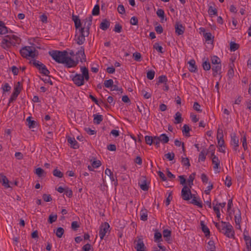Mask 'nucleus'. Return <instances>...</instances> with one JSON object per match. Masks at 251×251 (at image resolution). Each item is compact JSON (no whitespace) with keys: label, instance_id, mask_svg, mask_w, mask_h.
<instances>
[{"label":"nucleus","instance_id":"obj_39","mask_svg":"<svg viewBox=\"0 0 251 251\" xmlns=\"http://www.w3.org/2000/svg\"><path fill=\"white\" fill-rule=\"evenodd\" d=\"M163 235L166 240L170 239L171 236V231L167 229H164L163 231Z\"/></svg>","mask_w":251,"mask_h":251},{"label":"nucleus","instance_id":"obj_44","mask_svg":"<svg viewBox=\"0 0 251 251\" xmlns=\"http://www.w3.org/2000/svg\"><path fill=\"white\" fill-rule=\"evenodd\" d=\"M239 45L235 42H231L230 43V50L231 51H234L239 48Z\"/></svg>","mask_w":251,"mask_h":251},{"label":"nucleus","instance_id":"obj_8","mask_svg":"<svg viewBox=\"0 0 251 251\" xmlns=\"http://www.w3.org/2000/svg\"><path fill=\"white\" fill-rule=\"evenodd\" d=\"M190 187L184 185L181 190V197L185 201H189L194 196L192 194L190 190Z\"/></svg>","mask_w":251,"mask_h":251},{"label":"nucleus","instance_id":"obj_2","mask_svg":"<svg viewBox=\"0 0 251 251\" xmlns=\"http://www.w3.org/2000/svg\"><path fill=\"white\" fill-rule=\"evenodd\" d=\"M92 16H90L88 18L85 19L84 24V26L81 27L78 30V34L76 31L74 40L76 43L79 45H81L85 41V37L88 36L89 34V30L92 23Z\"/></svg>","mask_w":251,"mask_h":251},{"label":"nucleus","instance_id":"obj_28","mask_svg":"<svg viewBox=\"0 0 251 251\" xmlns=\"http://www.w3.org/2000/svg\"><path fill=\"white\" fill-rule=\"evenodd\" d=\"M140 219L142 221H146L148 220V210L143 208L140 211Z\"/></svg>","mask_w":251,"mask_h":251},{"label":"nucleus","instance_id":"obj_38","mask_svg":"<svg viewBox=\"0 0 251 251\" xmlns=\"http://www.w3.org/2000/svg\"><path fill=\"white\" fill-rule=\"evenodd\" d=\"M207 248L210 251H216V247L215 246L214 242L212 240H210L208 243Z\"/></svg>","mask_w":251,"mask_h":251},{"label":"nucleus","instance_id":"obj_16","mask_svg":"<svg viewBox=\"0 0 251 251\" xmlns=\"http://www.w3.org/2000/svg\"><path fill=\"white\" fill-rule=\"evenodd\" d=\"M222 66L221 64L213 65L212 70L213 71V76H216L217 75H220L221 73Z\"/></svg>","mask_w":251,"mask_h":251},{"label":"nucleus","instance_id":"obj_4","mask_svg":"<svg viewBox=\"0 0 251 251\" xmlns=\"http://www.w3.org/2000/svg\"><path fill=\"white\" fill-rule=\"evenodd\" d=\"M29 63L32 64L39 71L41 74L48 77H50V76L49 75L50 72L43 63L35 59L30 61Z\"/></svg>","mask_w":251,"mask_h":251},{"label":"nucleus","instance_id":"obj_7","mask_svg":"<svg viewBox=\"0 0 251 251\" xmlns=\"http://www.w3.org/2000/svg\"><path fill=\"white\" fill-rule=\"evenodd\" d=\"M22 88V84L21 82L19 81L17 82V84L15 85L14 89V92L12 94L9 100V102L8 104V106H9V104L11 102H13L15 101L19 94L21 92V89Z\"/></svg>","mask_w":251,"mask_h":251},{"label":"nucleus","instance_id":"obj_59","mask_svg":"<svg viewBox=\"0 0 251 251\" xmlns=\"http://www.w3.org/2000/svg\"><path fill=\"white\" fill-rule=\"evenodd\" d=\"M42 198L46 202H50L52 201V198L50 195L44 194L43 195Z\"/></svg>","mask_w":251,"mask_h":251},{"label":"nucleus","instance_id":"obj_6","mask_svg":"<svg viewBox=\"0 0 251 251\" xmlns=\"http://www.w3.org/2000/svg\"><path fill=\"white\" fill-rule=\"evenodd\" d=\"M70 54L73 56L76 55L77 56L76 60L78 59L81 62L86 61V56L85 54L84 48L83 46H81L78 49L75 54L73 50H71L70 52Z\"/></svg>","mask_w":251,"mask_h":251},{"label":"nucleus","instance_id":"obj_15","mask_svg":"<svg viewBox=\"0 0 251 251\" xmlns=\"http://www.w3.org/2000/svg\"><path fill=\"white\" fill-rule=\"evenodd\" d=\"M143 179L139 181L138 185L140 186V188L145 191H148L149 188V186L147 183V179L146 176H142Z\"/></svg>","mask_w":251,"mask_h":251},{"label":"nucleus","instance_id":"obj_12","mask_svg":"<svg viewBox=\"0 0 251 251\" xmlns=\"http://www.w3.org/2000/svg\"><path fill=\"white\" fill-rule=\"evenodd\" d=\"M15 43L10 41L7 38L5 37L1 41V46L4 49L7 50L11 47L12 45H14Z\"/></svg>","mask_w":251,"mask_h":251},{"label":"nucleus","instance_id":"obj_23","mask_svg":"<svg viewBox=\"0 0 251 251\" xmlns=\"http://www.w3.org/2000/svg\"><path fill=\"white\" fill-rule=\"evenodd\" d=\"M231 144L235 147L239 146V139L235 133L231 134Z\"/></svg>","mask_w":251,"mask_h":251},{"label":"nucleus","instance_id":"obj_40","mask_svg":"<svg viewBox=\"0 0 251 251\" xmlns=\"http://www.w3.org/2000/svg\"><path fill=\"white\" fill-rule=\"evenodd\" d=\"M207 152H205L204 150H202L199 155V161H204L206 158Z\"/></svg>","mask_w":251,"mask_h":251},{"label":"nucleus","instance_id":"obj_30","mask_svg":"<svg viewBox=\"0 0 251 251\" xmlns=\"http://www.w3.org/2000/svg\"><path fill=\"white\" fill-rule=\"evenodd\" d=\"M192 200L191 201L190 203H192L195 205L198 206L199 207H202V203L201 201H199L198 199L195 197V196H193V197L192 198Z\"/></svg>","mask_w":251,"mask_h":251},{"label":"nucleus","instance_id":"obj_34","mask_svg":"<svg viewBox=\"0 0 251 251\" xmlns=\"http://www.w3.org/2000/svg\"><path fill=\"white\" fill-rule=\"evenodd\" d=\"M175 119L176 121L174 122L176 124H178L181 123L183 119L181 117V114L179 112H177L175 116Z\"/></svg>","mask_w":251,"mask_h":251},{"label":"nucleus","instance_id":"obj_22","mask_svg":"<svg viewBox=\"0 0 251 251\" xmlns=\"http://www.w3.org/2000/svg\"><path fill=\"white\" fill-rule=\"evenodd\" d=\"M0 182L2 183V185L5 188L10 187L9 185V180H8L6 176L1 174H0Z\"/></svg>","mask_w":251,"mask_h":251},{"label":"nucleus","instance_id":"obj_24","mask_svg":"<svg viewBox=\"0 0 251 251\" xmlns=\"http://www.w3.org/2000/svg\"><path fill=\"white\" fill-rule=\"evenodd\" d=\"M73 20L75 23V26L76 29L81 28V23L78 16L73 15Z\"/></svg>","mask_w":251,"mask_h":251},{"label":"nucleus","instance_id":"obj_58","mask_svg":"<svg viewBox=\"0 0 251 251\" xmlns=\"http://www.w3.org/2000/svg\"><path fill=\"white\" fill-rule=\"evenodd\" d=\"M113 30L117 33H120L122 30V26L119 23H117L114 27Z\"/></svg>","mask_w":251,"mask_h":251},{"label":"nucleus","instance_id":"obj_5","mask_svg":"<svg viewBox=\"0 0 251 251\" xmlns=\"http://www.w3.org/2000/svg\"><path fill=\"white\" fill-rule=\"evenodd\" d=\"M221 222L223 224L222 230H225V232H223L224 234L228 238H234V231L231 224L229 222L223 221Z\"/></svg>","mask_w":251,"mask_h":251},{"label":"nucleus","instance_id":"obj_20","mask_svg":"<svg viewBox=\"0 0 251 251\" xmlns=\"http://www.w3.org/2000/svg\"><path fill=\"white\" fill-rule=\"evenodd\" d=\"M81 72L82 73L81 76L86 81H88L89 79V71L88 69L85 66L80 67Z\"/></svg>","mask_w":251,"mask_h":251},{"label":"nucleus","instance_id":"obj_19","mask_svg":"<svg viewBox=\"0 0 251 251\" xmlns=\"http://www.w3.org/2000/svg\"><path fill=\"white\" fill-rule=\"evenodd\" d=\"M81 72L82 73L81 76L86 81H88L89 79V71L88 69L85 66L80 67Z\"/></svg>","mask_w":251,"mask_h":251},{"label":"nucleus","instance_id":"obj_61","mask_svg":"<svg viewBox=\"0 0 251 251\" xmlns=\"http://www.w3.org/2000/svg\"><path fill=\"white\" fill-rule=\"evenodd\" d=\"M223 138H224L223 130L221 128H218L217 133V139Z\"/></svg>","mask_w":251,"mask_h":251},{"label":"nucleus","instance_id":"obj_48","mask_svg":"<svg viewBox=\"0 0 251 251\" xmlns=\"http://www.w3.org/2000/svg\"><path fill=\"white\" fill-rule=\"evenodd\" d=\"M153 137L147 135L145 137V140L146 143L148 145H151L153 144Z\"/></svg>","mask_w":251,"mask_h":251},{"label":"nucleus","instance_id":"obj_53","mask_svg":"<svg viewBox=\"0 0 251 251\" xmlns=\"http://www.w3.org/2000/svg\"><path fill=\"white\" fill-rule=\"evenodd\" d=\"M113 80L112 79L104 81V85L106 88H110L113 86Z\"/></svg>","mask_w":251,"mask_h":251},{"label":"nucleus","instance_id":"obj_13","mask_svg":"<svg viewBox=\"0 0 251 251\" xmlns=\"http://www.w3.org/2000/svg\"><path fill=\"white\" fill-rule=\"evenodd\" d=\"M175 32L178 35H182L185 30V27L179 22H176L175 25Z\"/></svg>","mask_w":251,"mask_h":251},{"label":"nucleus","instance_id":"obj_54","mask_svg":"<svg viewBox=\"0 0 251 251\" xmlns=\"http://www.w3.org/2000/svg\"><path fill=\"white\" fill-rule=\"evenodd\" d=\"M181 163L183 166H187L188 167L190 166V163L189 159L187 157H182Z\"/></svg>","mask_w":251,"mask_h":251},{"label":"nucleus","instance_id":"obj_51","mask_svg":"<svg viewBox=\"0 0 251 251\" xmlns=\"http://www.w3.org/2000/svg\"><path fill=\"white\" fill-rule=\"evenodd\" d=\"M64 233V229H63V228H62L61 227H59L57 228V229L56 230V235L58 238H61L62 236Z\"/></svg>","mask_w":251,"mask_h":251},{"label":"nucleus","instance_id":"obj_36","mask_svg":"<svg viewBox=\"0 0 251 251\" xmlns=\"http://www.w3.org/2000/svg\"><path fill=\"white\" fill-rule=\"evenodd\" d=\"M208 13L211 17H212V15L217 16V10L216 8H214L212 6H209Z\"/></svg>","mask_w":251,"mask_h":251},{"label":"nucleus","instance_id":"obj_43","mask_svg":"<svg viewBox=\"0 0 251 251\" xmlns=\"http://www.w3.org/2000/svg\"><path fill=\"white\" fill-rule=\"evenodd\" d=\"M35 174L39 176L42 177L43 176H45L46 173H45L44 170L41 168H38L36 169Z\"/></svg>","mask_w":251,"mask_h":251},{"label":"nucleus","instance_id":"obj_26","mask_svg":"<svg viewBox=\"0 0 251 251\" xmlns=\"http://www.w3.org/2000/svg\"><path fill=\"white\" fill-rule=\"evenodd\" d=\"M93 117V122L95 124L99 125L103 120V116L101 115L94 114Z\"/></svg>","mask_w":251,"mask_h":251},{"label":"nucleus","instance_id":"obj_35","mask_svg":"<svg viewBox=\"0 0 251 251\" xmlns=\"http://www.w3.org/2000/svg\"><path fill=\"white\" fill-rule=\"evenodd\" d=\"M31 117H28L26 119V121L28 122V126L30 128H34L36 126L37 123L35 121L31 120Z\"/></svg>","mask_w":251,"mask_h":251},{"label":"nucleus","instance_id":"obj_63","mask_svg":"<svg viewBox=\"0 0 251 251\" xmlns=\"http://www.w3.org/2000/svg\"><path fill=\"white\" fill-rule=\"evenodd\" d=\"M141 94L143 96L144 98L146 99H148L151 98V94L147 92L144 90L141 91Z\"/></svg>","mask_w":251,"mask_h":251},{"label":"nucleus","instance_id":"obj_29","mask_svg":"<svg viewBox=\"0 0 251 251\" xmlns=\"http://www.w3.org/2000/svg\"><path fill=\"white\" fill-rule=\"evenodd\" d=\"M8 32L7 27L5 25L4 23L0 20V34H5Z\"/></svg>","mask_w":251,"mask_h":251},{"label":"nucleus","instance_id":"obj_31","mask_svg":"<svg viewBox=\"0 0 251 251\" xmlns=\"http://www.w3.org/2000/svg\"><path fill=\"white\" fill-rule=\"evenodd\" d=\"M191 129L189 127V126L187 125H184L182 127V133L184 135H185L186 137H190V135L189 133V132L190 131Z\"/></svg>","mask_w":251,"mask_h":251},{"label":"nucleus","instance_id":"obj_18","mask_svg":"<svg viewBox=\"0 0 251 251\" xmlns=\"http://www.w3.org/2000/svg\"><path fill=\"white\" fill-rule=\"evenodd\" d=\"M67 141L68 143L71 144V148L74 149H77L79 148V144L78 142L75 140V138L68 137L67 138Z\"/></svg>","mask_w":251,"mask_h":251},{"label":"nucleus","instance_id":"obj_47","mask_svg":"<svg viewBox=\"0 0 251 251\" xmlns=\"http://www.w3.org/2000/svg\"><path fill=\"white\" fill-rule=\"evenodd\" d=\"M211 63L213 65L221 64L220 59L217 56H213L211 57Z\"/></svg>","mask_w":251,"mask_h":251},{"label":"nucleus","instance_id":"obj_3","mask_svg":"<svg viewBox=\"0 0 251 251\" xmlns=\"http://www.w3.org/2000/svg\"><path fill=\"white\" fill-rule=\"evenodd\" d=\"M21 56L24 58H27V57L34 58L38 55V51H37L34 47L30 46H25L22 48L20 51Z\"/></svg>","mask_w":251,"mask_h":251},{"label":"nucleus","instance_id":"obj_57","mask_svg":"<svg viewBox=\"0 0 251 251\" xmlns=\"http://www.w3.org/2000/svg\"><path fill=\"white\" fill-rule=\"evenodd\" d=\"M133 57L134 59L136 61H140L141 60V54L140 53L138 52H135L133 54Z\"/></svg>","mask_w":251,"mask_h":251},{"label":"nucleus","instance_id":"obj_46","mask_svg":"<svg viewBox=\"0 0 251 251\" xmlns=\"http://www.w3.org/2000/svg\"><path fill=\"white\" fill-rule=\"evenodd\" d=\"M53 175L58 178H61L63 176V173L60 171L58 170L57 168L54 169L52 172Z\"/></svg>","mask_w":251,"mask_h":251},{"label":"nucleus","instance_id":"obj_42","mask_svg":"<svg viewBox=\"0 0 251 251\" xmlns=\"http://www.w3.org/2000/svg\"><path fill=\"white\" fill-rule=\"evenodd\" d=\"M57 215L56 214H51L49 215L48 221L50 224H52L57 220Z\"/></svg>","mask_w":251,"mask_h":251},{"label":"nucleus","instance_id":"obj_32","mask_svg":"<svg viewBox=\"0 0 251 251\" xmlns=\"http://www.w3.org/2000/svg\"><path fill=\"white\" fill-rule=\"evenodd\" d=\"M154 242L156 243H160L162 241V234L159 232L158 230H155V232L154 236Z\"/></svg>","mask_w":251,"mask_h":251},{"label":"nucleus","instance_id":"obj_41","mask_svg":"<svg viewBox=\"0 0 251 251\" xmlns=\"http://www.w3.org/2000/svg\"><path fill=\"white\" fill-rule=\"evenodd\" d=\"M203 36L206 41H211L212 43L213 42L214 36H212V34L210 32L204 33Z\"/></svg>","mask_w":251,"mask_h":251},{"label":"nucleus","instance_id":"obj_10","mask_svg":"<svg viewBox=\"0 0 251 251\" xmlns=\"http://www.w3.org/2000/svg\"><path fill=\"white\" fill-rule=\"evenodd\" d=\"M72 80L74 84L77 86H82L85 83V79L80 74H76L75 75L73 76L72 77Z\"/></svg>","mask_w":251,"mask_h":251},{"label":"nucleus","instance_id":"obj_27","mask_svg":"<svg viewBox=\"0 0 251 251\" xmlns=\"http://www.w3.org/2000/svg\"><path fill=\"white\" fill-rule=\"evenodd\" d=\"M201 226L202 231L204 233L206 237H209L210 236V230L207 226L204 224L203 221L201 222Z\"/></svg>","mask_w":251,"mask_h":251},{"label":"nucleus","instance_id":"obj_50","mask_svg":"<svg viewBox=\"0 0 251 251\" xmlns=\"http://www.w3.org/2000/svg\"><path fill=\"white\" fill-rule=\"evenodd\" d=\"M6 38H7L10 41H11L12 40H14L15 41V42L17 43H18L19 41L20 40V39L18 36L15 35H8L5 36Z\"/></svg>","mask_w":251,"mask_h":251},{"label":"nucleus","instance_id":"obj_55","mask_svg":"<svg viewBox=\"0 0 251 251\" xmlns=\"http://www.w3.org/2000/svg\"><path fill=\"white\" fill-rule=\"evenodd\" d=\"M155 75V72L153 70L149 71L147 73V77L150 80L153 79Z\"/></svg>","mask_w":251,"mask_h":251},{"label":"nucleus","instance_id":"obj_62","mask_svg":"<svg viewBox=\"0 0 251 251\" xmlns=\"http://www.w3.org/2000/svg\"><path fill=\"white\" fill-rule=\"evenodd\" d=\"M79 225L77 221H74L71 224V227L72 229L75 231L77 230V228L79 227Z\"/></svg>","mask_w":251,"mask_h":251},{"label":"nucleus","instance_id":"obj_60","mask_svg":"<svg viewBox=\"0 0 251 251\" xmlns=\"http://www.w3.org/2000/svg\"><path fill=\"white\" fill-rule=\"evenodd\" d=\"M165 156L167 159H168L170 161L173 160L175 156V153L174 152L168 153L165 154Z\"/></svg>","mask_w":251,"mask_h":251},{"label":"nucleus","instance_id":"obj_45","mask_svg":"<svg viewBox=\"0 0 251 251\" xmlns=\"http://www.w3.org/2000/svg\"><path fill=\"white\" fill-rule=\"evenodd\" d=\"M92 14L94 16H97L100 14V5L98 4L95 5L92 10Z\"/></svg>","mask_w":251,"mask_h":251},{"label":"nucleus","instance_id":"obj_52","mask_svg":"<svg viewBox=\"0 0 251 251\" xmlns=\"http://www.w3.org/2000/svg\"><path fill=\"white\" fill-rule=\"evenodd\" d=\"M157 15L161 18L162 20H164L165 17V13L163 9H158L156 11Z\"/></svg>","mask_w":251,"mask_h":251},{"label":"nucleus","instance_id":"obj_1","mask_svg":"<svg viewBox=\"0 0 251 251\" xmlns=\"http://www.w3.org/2000/svg\"><path fill=\"white\" fill-rule=\"evenodd\" d=\"M52 59L58 63L65 64L67 68L75 67L79 60H74L71 57L68 56V52L66 50L60 51L53 50L49 52Z\"/></svg>","mask_w":251,"mask_h":251},{"label":"nucleus","instance_id":"obj_21","mask_svg":"<svg viewBox=\"0 0 251 251\" xmlns=\"http://www.w3.org/2000/svg\"><path fill=\"white\" fill-rule=\"evenodd\" d=\"M110 22L106 19H103L100 24V28L103 30H106L110 26Z\"/></svg>","mask_w":251,"mask_h":251},{"label":"nucleus","instance_id":"obj_49","mask_svg":"<svg viewBox=\"0 0 251 251\" xmlns=\"http://www.w3.org/2000/svg\"><path fill=\"white\" fill-rule=\"evenodd\" d=\"M168 79L167 76L165 75H162L159 76L157 83H166Z\"/></svg>","mask_w":251,"mask_h":251},{"label":"nucleus","instance_id":"obj_11","mask_svg":"<svg viewBox=\"0 0 251 251\" xmlns=\"http://www.w3.org/2000/svg\"><path fill=\"white\" fill-rule=\"evenodd\" d=\"M136 244V246H135V249L137 251H146V247L143 242V239L141 238H139L137 241H135L134 243Z\"/></svg>","mask_w":251,"mask_h":251},{"label":"nucleus","instance_id":"obj_64","mask_svg":"<svg viewBox=\"0 0 251 251\" xmlns=\"http://www.w3.org/2000/svg\"><path fill=\"white\" fill-rule=\"evenodd\" d=\"M130 23L132 25H138V20L136 17H132L130 21Z\"/></svg>","mask_w":251,"mask_h":251},{"label":"nucleus","instance_id":"obj_9","mask_svg":"<svg viewBox=\"0 0 251 251\" xmlns=\"http://www.w3.org/2000/svg\"><path fill=\"white\" fill-rule=\"evenodd\" d=\"M110 226L107 222L102 224L100 227L99 235L101 240L103 239L106 233L109 230Z\"/></svg>","mask_w":251,"mask_h":251},{"label":"nucleus","instance_id":"obj_37","mask_svg":"<svg viewBox=\"0 0 251 251\" xmlns=\"http://www.w3.org/2000/svg\"><path fill=\"white\" fill-rule=\"evenodd\" d=\"M202 66L205 71H209L211 68V65L209 62L207 58L206 60L204 61L202 63Z\"/></svg>","mask_w":251,"mask_h":251},{"label":"nucleus","instance_id":"obj_14","mask_svg":"<svg viewBox=\"0 0 251 251\" xmlns=\"http://www.w3.org/2000/svg\"><path fill=\"white\" fill-rule=\"evenodd\" d=\"M212 164L214 165L213 168L216 173H219L220 170H219L220 168V161L219 160L218 157L214 155L213 156H211Z\"/></svg>","mask_w":251,"mask_h":251},{"label":"nucleus","instance_id":"obj_33","mask_svg":"<svg viewBox=\"0 0 251 251\" xmlns=\"http://www.w3.org/2000/svg\"><path fill=\"white\" fill-rule=\"evenodd\" d=\"M159 140L163 144L167 143L169 141V137L166 134H162L159 136H158Z\"/></svg>","mask_w":251,"mask_h":251},{"label":"nucleus","instance_id":"obj_25","mask_svg":"<svg viewBox=\"0 0 251 251\" xmlns=\"http://www.w3.org/2000/svg\"><path fill=\"white\" fill-rule=\"evenodd\" d=\"M141 107L143 108L142 115L145 119H148L150 115V111L149 108H146L143 105L141 104Z\"/></svg>","mask_w":251,"mask_h":251},{"label":"nucleus","instance_id":"obj_56","mask_svg":"<svg viewBox=\"0 0 251 251\" xmlns=\"http://www.w3.org/2000/svg\"><path fill=\"white\" fill-rule=\"evenodd\" d=\"M153 49H155L158 52L160 53H163V48L160 46L158 43H155L153 45Z\"/></svg>","mask_w":251,"mask_h":251},{"label":"nucleus","instance_id":"obj_17","mask_svg":"<svg viewBox=\"0 0 251 251\" xmlns=\"http://www.w3.org/2000/svg\"><path fill=\"white\" fill-rule=\"evenodd\" d=\"M188 63L189 65L188 69L190 72L195 73L197 71L198 68L194 59H191Z\"/></svg>","mask_w":251,"mask_h":251}]
</instances>
